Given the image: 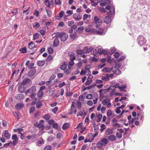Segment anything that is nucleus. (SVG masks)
Here are the masks:
<instances>
[{"label":"nucleus","instance_id":"52","mask_svg":"<svg viewBox=\"0 0 150 150\" xmlns=\"http://www.w3.org/2000/svg\"><path fill=\"white\" fill-rule=\"evenodd\" d=\"M77 105H78V109L79 110H80L81 107V102L79 101H78L77 102Z\"/></svg>","mask_w":150,"mask_h":150},{"label":"nucleus","instance_id":"33","mask_svg":"<svg viewBox=\"0 0 150 150\" xmlns=\"http://www.w3.org/2000/svg\"><path fill=\"white\" fill-rule=\"evenodd\" d=\"M38 127L39 128H40L41 130H42L45 128V126L42 124L40 123H39V125H38Z\"/></svg>","mask_w":150,"mask_h":150},{"label":"nucleus","instance_id":"57","mask_svg":"<svg viewBox=\"0 0 150 150\" xmlns=\"http://www.w3.org/2000/svg\"><path fill=\"white\" fill-rule=\"evenodd\" d=\"M107 114L108 116H111L112 114V111L110 110H108L107 113Z\"/></svg>","mask_w":150,"mask_h":150},{"label":"nucleus","instance_id":"16","mask_svg":"<svg viewBox=\"0 0 150 150\" xmlns=\"http://www.w3.org/2000/svg\"><path fill=\"white\" fill-rule=\"evenodd\" d=\"M59 41L58 39H55L53 42V46L54 47H57L59 45Z\"/></svg>","mask_w":150,"mask_h":150},{"label":"nucleus","instance_id":"21","mask_svg":"<svg viewBox=\"0 0 150 150\" xmlns=\"http://www.w3.org/2000/svg\"><path fill=\"white\" fill-rule=\"evenodd\" d=\"M28 48L30 49H32L35 47V44L33 42H31L28 44Z\"/></svg>","mask_w":150,"mask_h":150},{"label":"nucleus","instance_id":"64","mask_svg":"<svg viewBox=\"0 0 150 150\" xmlns=\"http://www.w3.org/2000/svg\"><path fill=\"white\" fill-rule=\"evenodd\" d=\"M52 127L53 128L55 129H57L58 127V124L57 123H54Z\"/></svg>","mask_w":150,"mask_h":150},{"label":"nucleus","instance_id":"46","mask_svg":"<svg viewBox=\"0 0 150 150\" xmlns=\"http://www.w3.org/2000/svg\"><path fill=\"white\" fill-rule=\"evenodd\" d=\"M97 146L100 148L103 146V144H101L100 141L97 142L96 144Z\"/></svg>","mask_w":150,"mask_h":150},{"label":"nucleus","instance_id":"1","mask_svg":"<svg viewBox=\"0 0 150 150\" xmlns=\"http://www.w3.org/2000/svg\"><path fill=\"white\" fill-rule=\"evenodd\" d=\"M137 42L139 45L140 46H143L145 44V40H144L142 35H140L138 36L137 39Z\"/></svg>","mask_w":150,"mask_h":150},{"label":"nucleus","instance_id":"8","mask_svg":"<svg viewBox=\"0 0 150 150\" xmlns=\"http://www.w3.org/2000/svg\"><path fill=\"white\" fill-rule=\"evenodd\" d=\"M94 20L96 23L98 25H100L102 22V21L100 19H99L97 16H95L94 17Z\"/></svg>","mask_w":150,"mask_h":150},{"label":"nucleus","instance_id":"24","mask_svg":"<svg viewBox=\"0 0 150 150\" xmlns=\"http://www.w3.org/2000/svg\"><path fill=\"white\" fill-rule=\"evenodd\" d=\"M69 127V124L67 123H64L62 127V129L63 130H65L67 129Z\"/></svg>","mask_w":150,"mask_h":150},{"label":"nucleus","instance_id":"50","mask_svg":"<svg viewBox=\"0 0 150 150\" xmlns=\"http://www.w3.org/2000/svg\"><path fill=\"white\" fill-rule=\"evenodd\" d=\"M43 118L46 120H48L50 119V117L49 116V114H48L45 115Z\"/></svg>","mask_w":150,"mask_h":150},{"label":"nucleus","instance_id":"55","mask_svg":"<svg viewBox=\"0 0 150 150\" xmlns=\"http://www.w3.org/2000/svg\"><path fill=\"white\" fill-rule=\"evenodd\" d=\"M55 4L57 5H60L62 4V2L61 0H55L54 1Z\"/></svg>","mask_w":150,"mask_h":150},{"label":"nucleus","instance_id":"41","mask_svg":"<svg viewBox=\"0 0 150 150\" xmlns=\"http://www.w3.org/2000/svg\"><path fill=\"white\" fill-rule=\"evenodd\" d=\"M46 11L47 13L48 16L49 17H51L52 15V12L49 10L46 9Z\"/></svg>","mask_w":150,"mask_h":150},{"label":"nucleus","instance_id":"29","mask_svg":"<svg viewBox=\"0 0 150 150\" xmlns=\"http://www.w3.org/2000/svg\"><path fill=\"white\" fill-rule=\"evenodd\" d=\"M40 34L38 33H36L33 34V40H35L36 39L38 38L39 37V35Z\"/></svg>","mask_w":150,"mask_h":150},{"label":"nucleus","instance_id":"19","mask_svg":"<svg viewBox=\"0 0 150 150\" xmlns=\"http://www.w3.org/2000/svg\"><path fill=\"white\" fill-rule=\"evenodd\" d=\"M110 14L111 15H114L115 12V9L114 6H112L109 10Z\"/></svg>","mask_w":150,"mask_h":150},{"label":"nucleus","instance_id":"28","mask_svg":"<svg viewBox=\"0 0 150 150\" xmlns=\"http://www.w3.org/2000/svg\"><path fill=\"white\" fill-rule=\"evenodd\" d=\"M112 71L115 74L119 75L121 74V71L118 69L113 70Z\"/></svg>","mask_w":150,"mask_h":150},{"label":"nucleus","instance_id":"25","mask_svg":"<svg viewBox=\"0 0 150 150\" xmlns=\"http://www.w3.org/2000/svg\"><path fill=\"white\" fill-rule=\"evenodd\" d=\"M116 51V49L115 47H111L110 49V50L109 52V54L111 55L113 54Z\"/></svg>","mask_w":150,"mask_h":150},{"label":"nucleus","instance_id":"35","mask_svg":"<svg viewBox=\"0 0 150 150\" xmlns=\"http://www.w3.org/2000/svg\"><path fill=\"white\" fill-rule=\"evenodd\" d=\"M109 74H106V77H105V76H103L101 77V79L104 81H108L109 80Z\"/></svg>","mask_w":150,"mask_h":150},{"label":"nucleus","instance_id":"22","mask_svg":"<svg viewBox=\"0 0 150 150\" xmlns=\"http://www.w3.org/2000/svg\"><path fill=\"white\" fill-rule=\"evenodd\" d=\"M110 101V99L106 98L103 100L102 102V103L103 105H105L107 104L108 102H109Z\"/></svg>","mask_w":150,"mask_h":150},{"label":"nucleus","instance_id":"51","mask_svg":"<svg viewBox=\"0 0 150 150\" xmlns=\"http://www.w3.org/2000/svg\"><path fill=\"white\" fill-rule=\"evenodd\" d=\"M92 82V81L91 80H87L86 81V83H84L86 85H88L91 84Z\"/></svg>","mask_w":150,"mask_h":150},{"label":"nucleus","instance_id":"59","mask_svg":"<svg viewBox=\"0 0 150 150\" xmlns=\"http://www.w3.org/2000/svg\"><path fill=\"white\" fill-rule=\"evenodd\" d=\"M121 86H120V87H119V89H124L127 87V85L126 84H124L123 85H122Z\"/></svg>","mask_w":150,"mask_h":150},{"label":"nucleus","instance_id":"53","mask_svg":"<svg viewBox=\"0 0 150 150\" xmlns=\"http://www.w3.org/2000/svg\"><path fill=\"white\" fill-rule=\"evenodd\" d=\"M40 140H38L37 142L38 144H43L44 143V140H43L42 138H40Z\"/></svg>","mask_w":150,"mask_h":150},{"label":"nucleus","instance_id":"48","mask_svg":"<svg viewBox=\"0 0 150 150\" xmlns=\"http://www.w3.org/2000/svg\"><path fill=\"white\" fill-rule=\"evenodd\" d=\"M44 150H52L51 146L50 145L45 146L44 149Z\"/></svg>","mask_w":150,"mask_h":150},{"label":"nucleus","instance_id":"9","mask_svg":"<svg viewBox=\"0 0 150 150\" xmlns=\"http://www.w3.org/2000/svg\"><path fill=\"white\" fill-rule=\"evenodd\" d=\"M24 104L22 103H17L15 106L16 110H21L24 107Z\"/></svg>","mask_w":150,"mask_h":150},{"label":"nucleus","instance_id":"3","mask_svg":"<svg viewBox=\"0 0 150 150\" xmlns=\"http://www.w3.org/2000/svg\"><path fill=\"white\" fill-rule=\"evenodd\" d=\"M99 31H98L96 29H93V33H96V34L99 35H104L105 34L104 30L102 28H99Z\"/></svg>","mask_w":150,"mask_h":150},{"label":"nucleus","instance_id":"60","mask_svg":"<svg viewBox=\"0 0 150 150\" xmlns=\"http://www.w3.org/2000/svg\"><path fill=\"white\" fill-rule=\"evenodd\" d=\"M74 64V63L73 61H71L69 63V65H68V67L69 69H71V67H70V66H73Z\"/></svg>","mask_w":150,"mask_h":150},{"label":"nucleus","instance_id":"10","mask_svg":"<svg viewBox=\"0 0 150 150\" xmlns=\"http://www.w3.org/2000/svg\"><path fill=\"white\" fill-rule=\"evenodd\" d=\"M18 90L19 92L21 93H23L25 90V88L24 87H22V85H19V83L18 84Z\"/></svg>","mask_w":150,"mask_h":150},{"label":"nucleus","instance_id":"58","mask_svg":"<svg viewBox=\"0 0 150 150\" xmlns=\"http://www.w3.org/2000/svg\"><path fill=\"white\" fill-rule=\"evenodd\" d=\"M34 63H31L29 65L28 67V68L29 69H35V67H33V66L34 65Z\"/></svg>","mask_w":150,"mask_h":150},{"label":"nucleus","instance_id":"54","mask_svg":"<svg viewBox=\"0 0 150 150\" xmlns=\"http://www.w3.org/2000/svg\"><path fill=\"white\" fill-rule=\"evenodd\" d=\"M116 135L117 138L120 139L122 138V134L120 132H117L116 134Z\"/></svg>","mask_w":150,"mask_h":150},{"label":"nucleus","instance_id":"37","mask_svg":"<svg viewBox=\"0 0 150 150\" xmlns=\"http://www.w3.org/2000/svg\"><path fill=\"white\" fill-rule=\"evenodd\" d=\"M93 29H94V28H93L91 29L90 28H85V32H86L92 33H93Z\"/></svg>","mask_w":150,"mask_h":150},{"label":"nucleus","instance_id":"15","mask_svg":"<svg viewBox=\"0 0 150 150\" xmlns=\"http://www.w3.org/2000/svg\"><path fill=\"white\" fill-rule=\"evenodd\" d=\"M77 32L76 31H75L74 34H70L69 35L70 38L72 39L73 40H74L77 37Z\"/></svg>","mask_w":150,"mask_h":150},{"label":"nucleus","instance_id":"18","mask_svg":"<svg viewBox=\"0 0 150 150\" xmlns=\"http://www.w3.org/2000/svg\"><path fill=\"white\" fill-rule=\"evenodd\" d=\"M42 104L41 101L40 100H38L36 103V107L37 108H40Z\"/></svg>","mask_w":150,"mask_h":150},{"label":"nucleus","instance_id":"30","mask_svg":"<svg viewBox=\"0 0 150 150\" xmlns=\"http://www.w3.org/2000/svg\"><path fill=\"white\" fill-rule=\"evenodd\" d=\"M105 71L106 72L110 73L111 71L109 67H105L102 70V71Z\"/></svg>","mask_w":150,"mask_h":150},{"label":"nucleus","instance_id":"45","mask_svg":"<svg viewBox=\"0 0 150 150\" xmlns=\"http://www.w3.org/2000/svg\"><path fill=\"white\" fill-rule=\"evenodd\" d=\"M122 66V64L121 63H119L118 64H116L115 66L114 67V68L116 69H118L120 68Z\"/></svg>","mask_w":150,"mask_h":150},{"label":"nucleus","instance_id":"38","mask_svg":"<svg viewBox=\"0 0 150 150\" xmlns=\"http://www.w3.org/2000/svg\"><path fill=\"white\" fill-rule=\"evenodd\" d=\"M47 51L50 54H53L54 52V51L53 49L51 47H49L48 48Z\"/></svg>","mask_w":150,"mask_h":150},{"label":"nucleus","instance_id":"34","mask_svg":"<svg viewBox=\"0 0 150 150\" xmlns=\"http://www.w3.org/2000/svg\"><path fill=\"white\" fill-rule=\"evenodd\" d=\"M125 56H122L121 57H120L119 59L117 60L115 62H120L121 61H122L124 60L125 59Z\"/></svg>","mask_w":150,"mask_h":150},{"label":"nucleus","instance_id":"14","mask_svg":"<svg viewBox=\"0 0 150 150\" xmlns=\"http://www.w3.org/2000/svg\"><path fill=\"white\" fill-rule=\"evenodd\" d=\"M4 136L5 137L7 138L8 139H10L11 137V134H9L7 130H6L4 133Z\"/></svg>","mask_w":150,"mask_h":150},{"label":"nucleus","instance_id":"20","mask_svg":"<svg viewBox=\"0 0 150 150\" xmlns=\"http://www.w3.org/2000/svg\"><path fill=\"white\" fill-rule=\"evenodd\" d=\"M33 27L34 28L37 29L40 27V25L38 23L35 22L33 24Z\"/></svg>","mask_w":150,"mask_h":150},{"label":"nucleus","instance_id":"47","mask_svg":"<svg viewBox=\"0 0 150 150\" xmlns=\"http://www.w3.org/2000/svg\"><path fill=\"white\" fill-rule=\"evenodd\" d=\"M19 112H17L16 111L13 112V114L14 116L16 117H17V119H19Z\"/></svg>","mask_w":150,"mask_h":150},{"label":"nucleus","instance_id":"44","mask_svg":"<svg viewBox=\"0 0 150 150\" xmlns=\"http://www.w3.org/2000/svg\"><path fill=\"white\" fill-rule=\"evenodd\" d=\"M88 47L86 46L83 49V54L85 53H88Z\"/></svg>","mask_w":150,"mask_h":150},{"label":"nucleus","instance_id":"63","mask_svg":"<svg viewBox=\"0 0 150 150\" xmlns=\"http://www.w3.org/2000/svg\"><path fill=\"white\" fill-rule=\"evenodd\" d=\"M103 49L102 48H99L98 49L97 51L98 53L100 55L102 54L103 52Z\"/></svg>","mask_w":150,"mask_h":150},{"label":"nucleus","instance_id":"42","mask_svg":"<svg viewBox=\"0 0 150 150\" xmlns=\"http://www.w3.org/2000/svg\"><path fill=\"white\" fill-rule=\"evenodd\" d=\"M102 117V115L101 114H99L98 116L97 119V122H99L101 119Z\"/></svg>","mask_w":150,"mask_h":150},{"label":"nucleus","instance_id":"61","mask_svg":"<svg viewBox=\"0 0 150 150\" xmlns=\"http://www.w3.org/2000/svg\"><path fill=\"white\" fill-rule=\"evenodd\" d=\"M12 139L13 140H18L17 135L16 134H13L12 137Z\"/></svg>","mask_w":150,"mask_h":150},{"label":"nucleus","instance_id":"27","mask_svg":"<svg viewBox=\"0 0 150 150\" xmlns=\"http://www.w3.org/2000/svg\"><path fill=\"white\" fill-rule=\"evenodd\" d=\"M139 119V118L138 117H135L134 118H133L131 120H129L128 122H129V124H133L134 122V121L135 120H138Z\"/></svg>","mask_w":150,"mask_h":150},{"label":"nucleus","instance_id":"7","mask_svg":"<svg viewBox=\"0 0 150 150\" xmlns=\"http://www.w3.org/2000/svg\"><path fill=\"white\" fill-rule=\"evenodd\" d=\"M36 72V70L35 69L30 70L28 72L27 76L28 77H30L33 76Z\"/></svg>","mask_w":150,"mask_h":150},{"label":"nucleus","instance_id":"23","mask_svg":"<svg viewBox=\"0 0 150 150\" xmlns=\"http://www.w3.org/2000/svg\"><path fill=\"white\" fill-rule=\"evenodd\" d=\"M105 134L107 135L111 134L113 133V131L111 129H107L105 132Z\"/></svg>","mask_w":150,"mask_h":150},{"label":"nucleus","instance_id":"49","mask_svg":"<svg viewBox=\"0 0 150 150\" xmlns=\"http://www.w3.org/2000/svg\"><path fill=\"white\" fill-rule=\"evenodd\" d=\"M67 67V65L66 64H63L60 66V69L64 71Z\"/></svg>","mask_w":150,"mask_h":150},{"label":"nucleus","instance_id":"56","mask_svg":"<svg viewBox=\"0 0 150 150\" xmlns=\"http://www.w3.org/2000/svg\"><path fill=\"white\" fill-rule=\"evenodd\" d=\"M82 63L81 61L79 62L77 64V65L78 68L79 69H80L81 68V67L82 66Z\"/></svg>","mask_w":150,"mask_h":150},{"label":"nucleus","instance_id":"17","mask_svg":"<svg viewBox=\"0 0 150 150\" xmlns=\"http://www.w3.org/2000/svg\"><path fill=\"white\" fill-rule=\"evenodd\" d=\"M45 62L44 60H39L38 61L37 63L39 66H42L45 64Z\"/></svg>","mask_w":150,"mask_h":150},{"label":"nucleus","instance_id":"32","mask_svg":"<svg viewBox=\"0 0 150 150\" xmlns=\"http://www.w3.org/2000/svg\"><path fill=\"white\" fill-rule=\"evenodd\" d=\"M88 67H90V66L89 65H85V66L84 67V69L85 70H88V75H91V71L89 70V69L90 68H87Z\"/></svg>","mask_w":150,"mask_h":150},{"label":"nucleus","instance_id":"31","mask_svg":"<svg viewBox=\"0 0 150 150\" xmlns=\"http://www.w3.org/2000/svg\"><path fill=\"white\" fill-rule=\"evenodd\" d=\"M19 51L22 53H25L27 52L26 47H25L19 49Z\"/></svg>","mask_w":150,"mask_h":150},{"label":"nucleus","instance_id":"5","mask_svg":"<svg viewBox=\"0 0 150 150\" xmlns=\"http://www.w3.org/2000/svg\"><path fill=\"white\" fill-rule=\"evenodd\" d=\"M68 37V35L67 34L64 32H62L60 38L62 42H64L67 40Z\"/></svg>","mask_w":150,"mask_h":150},{"label":"nucleus","instance_id":"12","mask_svg":"<svg viewBox=\"0 0 150 150\" xmlns=\"http://www.w3.org/2000/svg\"><path fill=\"white\" fill-rule=\"evenodd\" d=\"M99 141L101 144H103V146H105L108 142V140L106 138L102 139Z\"/></svg>","mask_w":150,"mask_h":150},{"label":"nucleus","instance_id":"11","mask_svg":"<svg viewBox=\"0 0 150 150\" xmlns=\"http://www.w3.org/2000/svg\"><path fill=\"white\" fill-rule=\"evenodd\" d=\"M108 139L110 141L112 142L116 140V137L114 135H111L108 137Z\"/></svg>","mask_w":150,"mask_h":150},{"label":"nucleus","instance_id":"2","mask_svg":"<svg viewBox=\"0 0 150 150\" xmlns=\"http://www.w3.org/2000/svg\"><path fill=\"white\" fill-rule=\"evenodd\" d=\"M19 85H24L28 84L29 86H30L32 83V81L29 78H26L23 79L21 82L19 83Z\"/></svg>","mask_w":150,"mask_h":150},{"label":"nucleus","instance_id":"6","mask_svg":"<svg viewBox=\"0 0 150 150\" xmlns=\"http://www.w3.org/2000/svg\"><path fill=\"white\" fill-rule=\"evenodd\" d=\"M36 87L35 86H33L29 89H28L25 92V94L27 93H34V92L36 91Z\"/></svg>","mask_w":150,"mask_h":150},{"label":"nucleus","instance_id":"39","mask_svg":"<svg viewBox=\"0 0 150 150\" xmlns=\"http://www.w3.org/2000/svg\"><path fill=\"white\" fill-rule=\"evenodd\" d=\"M44 3L49 8L50 7V4L49 0H45Z\"/></svg>","mask_w":150,"mask_h":150},{"label":"nucleus","instance_id":"36","mask_svg":"<svg viewBox=\"0 0 150 150\" xmlns=\"http://www.w3.org/2000/svg\"><path fill=\"white\" fill-rule=\"evenodd\" d=\"M37 94L39 97H42L43 95V92L42 91H38Z\"/></svg>","mask_w":150,"mask_h":150},{"label":"nucleus","instance_id":"43","mask_svg":"<svg viewBox=\"0 0 150 150\" xmlns=\"http://www.w3.org/2000/svg\"><path fill=\"white\" fill-rule=\"evenodd\" d=\"M53 59V57L51 55H49L46 59V61L47 62L50 61Z\"/></svg>","mask_w":150,"mask_h":150},{"label":"nucleus","instance_id":"4","mask_svg":"<svg viewBox=\"0 0 150 150\" xmlns=\"http://www.w3.org/2000/svg\"><path fill=\"white\" fill-rule=\"evenodd\" d=\"M106 14L108 16L105 17L104 19V22L107 24H109L111 22L110 18L111 16V15H109V12H107Z\"/></svg>","mask_w":150,"mask_h":150},{"label":"nucleus","instance_id":"13","mask_svg":"<svg viewBox=\"0 0 150 150\" xmlns=\"http://www.w3.org/2000/svg\"><path fill=\"white\" fill-rule=\"evenodd\" d=\"M84 27L83 26H81L76 30V31L79 33H82L83 32Z\"/></svg>","mask_w":150,"mask_h":150},{"label":"nucleus","instance_id":"26","mask_svg":"<svg viewBox=\"0 0 150 150\" xmlns=\"http://www.w3.org/2000/svg\"><path fill=\"white\" fill-rule=\"evenodd\" d=\"M24 95L21 94H19L17 95V99L21 100H22L24 98Z\"/></svg>","mask_w":150,"mask_h":150},{"label":"nucleus","instance_id":"40","mask_svg":"<svg viewBox=\"0 0 150 150\" xmlns=\"http://www.w3.org/2000/svg\"><path fill=\"white\" fill-rule=\"evenodd\" d=\"M91 53L93 55L95 56H96L98 54V52L96 49H94L93 52H91Z\"/></svg>","mask_w":150,"mask_h":150},{"label":"nucleus","instance_id":"62","mask_svg":"<svg viewBox=\"0 0 150 150\" xmlns=\"http://www.w3.org/2000/svg\"><path fill=\"white\" fill-rule=\"evenodd\" d=\"M99 11H101L102 13H105L106 12V10L103 8L100 7L98 8Z\"/></svg>","mask_w":150,"mask_h":150}]
</instances>
